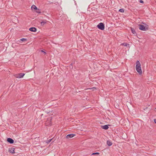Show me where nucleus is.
Wrapping results in <instances>:
<instances>
[{
	"label": "nucleus",
	"instance_id": "39448f33",
	"mask_svg": "<svg viewBox=\"0 0 156 156\" xmlns=\"http://www.w3.org/2000/svg\"><path fill=\"white\" fill-rule=\"evenodd\" d=\"M75 136V134H70L67 135L66 136V138L68 139H69Z\"/></svg>",
	"mask_w": 156,
	"mask_h": 156
},
{
	"label": "nucleus",
	"instance_id": "9d476101",
	"mask_svg": "<svg viewBox=\"0 0 156 156\" xmlns=\"http://www.w3.org/2000/svg\"><path fill=\"white\" fill-rule=\"evenodd\" d=\"M31 9L32 10L34 9L37 10V7L34 5H33L31 7Z\"/></svg>",
	"mask_w": 156,
	"mask_h": 156
},
{
	"label": "nucleus",
	"instance_id": "6e6552de",
	"mask_svg": "<svg viewBox=\"0 0 156 156\" xmlns=\"http://www.w3.org/2000/svg\"><path fill=\"white\" fill-rule=\"evenodd\" d=\"M29 30L32 32H36L37 31V29L35 27H31L29 29Z\"/></svg>",
	"mask_w": 156,
	"mask_h": 156
},
{
	"label": "nucleus",
	"instance_id": "6ab92c4d",
	"mask_svg": "<svg viewBox=\"0 0 156 156\" xmlns=\"http://www.w3.org/2000/svg\"><path fill=\"white\" fill-rule=\"evenodd\" d=\"M99 153L98 152H96L94 153H93L92 154V155H94V154H99Z\"/></svg>",
	"mask_w": 156,
	"mask_h": 156
},
{
	"label": "nucleus",
	"instance_id": "4468645a",
	"mask_svg": "<svg viewBox=\"0 0 156 156\" xmlns=\"http://www.w3.org/2000/svg\"><path fill=\"white\" fill-rule=\"evenodd\" d=\"M121 45H123L125 46H127V45H129V44H127L126 43H124L121 44Z\"/></svg>",
	"mask_w": 156,
	"mask_h": 156
},
{
	"label": "nucleus",
	"instance_id": "f3484780",
	"mask_svg": "<svg viewBox=\"0 0 156 156\" xmlns=\"http://www.w3.org/2000/svg\"><path fill=\"white\" fill-rule=\"evenodd\" d=\"M26 39H25V38H22L21 39H20V40L23 41H26Z\"/></svg>",
	"mask_w": 156,
	"mask_h": 156
},
{
	"label": "nucleus",
	"instance_id": "7ed1b4c3",
	"mask_svg": "<svg viewBox=\"0 0 156 156\" xmlns=\"http://www.w3.org/2000/svg\"><path fill=\"white\" fill-rule=\"evenodd\" d=\"M98 29L102 30H103L105 29V26L103 23H100L97 26Z\"/></svg>",
	"mask_w": 156,
	"mask_h": 156
},
{
	"label": "nucleus",
	"instance_id": "f257e3e1",
	"mask_svg": "<svg viewBox=\"0 0 156 156\" xmlns=\"http://www.w3.org/2000/svg\"><path fill=\"white\" fill-rule=\"evenodd\" d=\"M136 69L137 72L140 75L142 73V71L141 68V65L139 61H137L136 62Z\"/></svg>",
	"mask_w": 156,
	"mask_h": 156
},
{
	"label": "nucleus",
	"instance_id": "f8f14e48",
	"mask_svg": "<svg viewBox=\"0 0 156 156\" xmlns=\"http://www.w3.org/2000/svg\"><path fill=\"white\" fill-rule=\"evenodd\" d=\"M131 32H132L134 34H136V32L135 31V30L134 29H133V28H131Z\"/></svg>",
	"mask_w": 156,
	"mask_h": 156
},
{
	"label": "nucleus",
	"instance_id": "dca6fc26",
	"mask_svg": "<svg viewBox=\"0 0 156 156\" xmlns=\"http://www.w3.org/2000/svg\"><path fill=\"white\" fill-rule=\"evenodd\" d=\"M119 11L121 12H124V10L123 9H119Z\"/></svg>",
	"mask_w": 156,
	"mask_h": 156
},
{
	"label": "nucleus",
	"instance_id": "a211bd4d",
	"mask_svg": "<svg viewBox=\"0 0 156 156\" xmlns=\"http://www.w3.org/2000/svg\"><path fill=\"white\" fill-rule=\"evenodd\" d=\"M37 10L36 11L38 13H41V12L39 9H37Z\"/></svg>",
	"mask_w": 156,
	"mask_h": 156
},
{
	"label": "nucleus",
	"instance_id": "423d86ee",
	"mask_svg": "<svg viewBox=\"0 0 156 156\" xmlns=\"http://www.w3.org/2000/svg\"><path fill=\"white\" fill-rule=\"evenodd\" d=\"M15 150V148L13 147H11L9 148V151L10 153L14 154L15 153L14 151Z\"/></svg>",
	"mask_w": 156,
	"mask_h": 156
},
{
	"label": "nucleus",
	"instance_id": "aec40b11",
	"mask_svg": "<svg viewBox=\"0 0 156 156\" xmlns=\"http://www.w3.org/2000/svg\"><path fill=\"white\" fill-rule=\"evenodd\" d=\"M41 52H43V53H44V54H46V53L44 51H43V50H41Z\"/></svg>",
	"mask_w": 156,
	"mask_h": 156
},
{
	"label": "nucleus",
	"instance_id": "0eeeda50",
	"mask_svg": "<svg viewBox=\"0 0 156 156\" xmlns=\"http://www.w3.org/2000/svg\"><path fill=\"white\" fill-rule=\"evenodd\" d=\"M7 141L10 144H13L14 142V140L11 138H7Z\"/></svg>",
	"mask_w": 156,
	"mask_h": 156
},
{
	"label": "nucleus",
	"instance_id": "5701e85b",
	"mask_svg": "<svg viewBox=\"0 0 156 156\" xmlns=\"http://www.w3.org/2000/svg\"><path fill=\"white\" fill-rule=\"evenodd\" d=\"M91 89H94L93 90H94V89H95V90L96 89V88H94V87L92 88Z\"/></svg>",
	"mask_w": 156,
	"mask_h": 156
},
{
	"label": "nucleus",
	"instance_id": "412c9836",
	"mask_svg": "<svg viewBox=\"0 0 156 156\" xmlns=\"http://www.w3.org/2000/svg\"><path fill=\"white\" fill-rule=\"evenodd\" d=\"M140 2L141 3H144V2L142 1V0H140Z\"/></svg>",
	"mask_w": 156,
	"mask_h": 156
},
{
	"label": "nucleus",
	"instance_id": "4be33fe9",
	"mask_svg": "<svg viewBox=\"0 0 156 156\" xmlns=\"http://www.w3.org/2000/svg\"><path fill=\"white\" fill-rule=\"evenodd\" d=\"M154 121L155 123H156V119H154Z\"/></svg>",
	"mask_w": 156,
	"mask_h": 156
},
{
	"label": "nucleus",
	"instance_id": "2eb2a0df",
	"mask_svg": "<svg viewBox=\"0 0 156 156\" xmlns=\"http://www.w3.org/2000/svg\"><path fill=\"white\" fill-rule=\"evenodd\" d=\"M52 139H50L48 140H47V141H46V143L47 144H48L49 143L51 140Z\"/></svg>",
	"mask_w": 156,
	"mask_h": 156
},
{
	"label": "nucleus",
	"instance_id": "ddd939ff",
	"mask_svg": "<svg viewBox=\"0 0 156 156\" xmlns=\"http://www.w3.org/2000/svg\"><path fill=\"white\" fill-rule=\"evenodd\" d=\"M46 23H47L46 21H42L41 23V25L42 26H43L44 24H46Z\"/></svg>",
	"mask_w": 156,
	"mask_h": 156
},
{
	"label": "nucleus",
	"instance_id": "f03ea898",
	"mask_svg": "<svg viewBox=\"0 0 156 156\" xmlns=\"http://www.w3.org/2000/svg\"><path fill=\"white\" fill-rule=\"evenodd\" d=\"M138 26L139 27V29L141 30L146 31L148 29L147 27H145L144 26L141 24H139Z\"/></svg>",
	"mask_w": 156,
	"mask_h": 156
},
{
	"label": "nucleus",
	"instance_id": "9b49d317",
	"mask_svg": "<svg viewBox=\"0 0 156 156\" xmlns=\"http://www.w3.org/2000/svg\"><path fill=\"white\" fill-rule=\"evenodd\" d=\"M107 144L109 146L112 145V143L109 140H107Z\"/></svg>",
	"mask_w": 156,
	"mask_h": 156
},
{
	"label": "nucleus",
	"instance_id": "1a4fd4ad",
	"mask_svg": "<svg viewBox=\"0 0 156 156\" xmlns=\"http://www.w3.org/2000/svg\"><path fill=\"white\" fill-rule=\"evenodd\" d=\"M101 128L105 129H107L108 128V125H105L101 126Z\"/></svg>",
	"mask_w": 156,
	"mask_h": 156
},
{
	"label": "nucleus",
	"instance_id": "20e7f679",
	"mask_svg": "<svg viewBox=\"0 0 156 156\" xmlns=\"http://www.w3.org/2000/svg\"><path fill=\"white\" fill-rule=\"evenodd\" d=\"M25 74L24 73H20L18 74H16L15 76V77L16 78H21L23 77L24 76Z\"/></svg>",
	"mask_w": 156,
	"mask_h": 156
}]
</instances>
